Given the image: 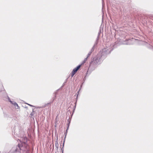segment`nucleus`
<instances>
[{"mask_svg": "<svg viewBox=\"0 0 153 153\" xmlns=\"http://www.w3.org/2000/svg\"><path fill=\"white\" fill-rule=\"evenodd\" d=\"M81 67V65L78 66L76 68H75L72 71L71 74V77H73L74 75L75 74L77 71Z\"/></svg>", "mask_w": 153, "mask_h": 153, "instance_id": "3", "label": "nucleus"}, {"mask_svg": "<svg viewBox=\"0 0 153 153\" xmlns=\"http://www.w3.org/2000/svg\"><path fill=\"white\" fill-rule=\"evenodd\" d=\"M29 105L31 106H33L30 104H28Z\"/></svg>", "mask_w": 153, "mask_h": 153, "instance_id": "10", "label": "nucleus"}, {"mask_svg": "<svg viewBox=\"0 0 153 153\" xmlns=\"http://www.w3.org/2000/svg\"><path fill=\"white\" fill-rule=\"evenodd\" d=\"M131 41V40L130 39H129V40H128V42H128V43H126V44H127H127H131V43H128L130 42V41Z\"/></svg>", "mask_w": 153, "mask_h": 153, "instance_id": "6", "label": "nucleus"}, {"mask_svg": "<svg viewBox=\"0 0 153 153\" xmlns=\"http://www.w3.org/2000/svg\"><path fill=\"white\" fill-rule=\"evenodd\" d=\"M58 143H57L56 144V146L57 148H58Z\"/></svg>", "mask_w": 153, "mask_h": 153, "instance_id": "8", "label": "nucleus"}, {"mask_svg": "<svg viewBox=\"0 0 153 153\" xmlns=\"http://www.w3.org/2000/svg\"><path fill=\"white\" fill-rule=\"evenodd\" d=\"M88 57H87L84 60V62H83L84 63H85V62L87 60V58H88Z\"/></svg>", "mask_w": 153, "mask_h": 153, "instance_id": "7", "label": "nucleus"}, {"mask_svg": "<svg viewBox=\"0 0 153 153\" xmlns=\"http://www.w3.org/2000/svg\"><path fill=\"white\" fill-rule=\"evenodd\" d=\"M102 1H103V0H102Z\"/></svg>", "mask_w": 153, "mask_h": 153, "instance_id": "13", "label": "nucleus"}, {"mask_svg": "<svg viewBox=\"0 0 153 153\" xmlns=\"http://www.w3.org/2000/svg\"><path fill=\"white\" fill-rule=\"evenodd\" d=\"M66 135H65V137L64 139H65V138H66ZM64 142H65V140L64 141V143H63V146H64Z\"/></svg>", "mask_w": 153, "mask_h": 153, "instance_id": "9", "label": "nucleus"}, {"mask_svg": "<svg viewBox=\"0 0 153 153\" xmlns=\"http://www.w3.org/2000/svg\"><path fill=\"white\" fill-rule=\"evenodd\" d=\"M95 45H96V44H95ZM95 45H94L93 46H94Z\"/></svg>", "mask_w": 153, "mask_h": 153, "instance_id": "12", "label": "nucleus"}, {"mask_svg": "<svg viewBox=\"0 0 153 153\" xmlns=\"http://www.w3.org/2000/svg\"><path fill=\"white\" fill-rule=\"evenodd\" d=\"M113 48L111 46H106L93 59V62L97 64H100L103 59L105 58L107 54H109L112 51Z\"/></svg>", "mask_w": 153, "mask_h": 153, "instance_id": "2", "label": "nucleus"}, {"mask_svg": "<svg viewBox=\"0 0 153 153\" xmlns=\"http://www.w3.org/2000/svg\"><path fill=\"white\" fill-rule=\"evenodd\" d=\"M134 40V39H133L132 41H133Z\"/></svg>", "mask_w": 153, "mask_h": 153, "instance_id": "11", "label": "nucleus"}, {"mask_svg": "<svg viewBox=\"0 0 153 153\" xmlns=\"http://www.w3.org/2000/svg\"><path fill=\"white\" fill-rule=\"evenodd\" d=\"M8 100L16 108V107H17V108H18L19 106L18 104L16 102L11 101L9 98H8Z\"/></svg>", "mask_w": 153, "mask_h": 153, "instance_id": "4", "label": "nucleus"}, {"mask_svg": "<svg viewBox=\"0 0 153 153\" xmlns=\"http://www.w3.org/2000/svg\"><path fill=\"white\" fill-rule=\"evenodd\" d=\"M17 141L19 143L18 145L14 146L9 153H20L21 151H26V153H28L29 147L27 143V138L24 137L20 140H18Z\"/></svg>", "mask_w": 153, "mask_h": 153, "instance_id": "1", "label": "nucleus"}, {"mask_svg": "<svg viewBox=\"0 0 153 153\" xmlns=\"http://www.w3.org/2000/svg\"><path fill=\"white\" fill-rule=\"evenodd\" d=\"M94 46H93V47L91 49V51H90L89 52V53H88V56H87L88 57H89L90 56L91 54V53L93 51H94Z\"/></svg>", "mask_w": 153, "mask_h": 153, "instance_id": "5", "label": "nucleus"}]
</instances>
